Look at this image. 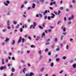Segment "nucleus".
<instances>
[{"instance_id":"nucleus-1","label":"nucleus","mask_w":76,"mask_h":76,"mask_svg":"<svg viewBox=\"0 0 76 76\" xmlns=\"http://www.w3.org/2000/svg\"><path fill=\"white\" fill-rule=\"evenodd\" d=\"M6 69V66H2L0 68L1 70H3V69Z\"/></svg>"},{"instance_id":"nucleus-2","label":"nucleus","mask_w":76,"mask_h":76,"mask_svg":"<svg viewBox=\"0 0 76 76\" xmlns=\"http://www.w3.org/2000/svg\"><path fill=\"white\" fill-rule=\"evenodd\" d=\"M33 25L34 26L33 27V29H34V28H35V26H36V25H37V24L36 23H35V22H34Z\"/></svg>"},{"instance_id":"nucleus-3","label":"nucleus","mask_w":76,"mask_h":76,"mask_svg":"<svg viewBox=\"0 0 76 76\" xmlns=\"http://www.w3.org/2000/svg\"><path fill=\"white\" fill-rule=\"evenodd\" d=\"M22 37H20L19 38V39H18V43H20V42H21V40L22 39Z\"/></svg>"},{"instance_id":"nucleus-4","label":"nucleus","mask_w":76,"mask_h":76,"mask_svg":"<svg viewBox=\"0 0 76 76\" xmlns=\"http://www.w3.org/2000/svg\"><path fill=\"white\" fill-rule=\"evenodd\" d=\"M40 38V37L39 36H37V37L36 38V41H38L39 39Z\"/></svg>"},{"instance_id":"nucleus-5","label":"nucleus","mask_w":76,"mask_h":76,"mask_svg":"<svg viewBox=\"0 0 76 76\" xmlns=\"http://www.w3.org/2000/svg\"><path fill=\"white\" fill-rule=\"evenodd\" d=\"M64 37V36L63 35H62L61 36L60 40L62 41L63 40V38Z\"/></svg>"},{"instance_id":"nucleus-6","label":"nucleus","mask_w":76,"mask_h":76,"mask_svg":"<svg viewBox=\"0 0 76 76\" xmlns=\"http://www.w3.org/2000/svg\"><path fill=\"white\" fill-rule=\"evenodd\" d=\"M34 75V73L33 72H31L29 76H32Z\"/></svg>"},{"instance_id":"nucleus-7","label":"nucleus","mask_w":76,"mask_h":76,"mask_svg":"<svg viewBox=\"0 0 76 76\" xmlns=\"http://www.w3.org/2000/svg\"><path fill=\"white\" fill-rule=\"evenodd\" d=\"M25 71H26V69L25 68H24L23 69V72L24 73H25Z\"/></svg>"},{"instance_id":"nucleus-8","label":"nucleus","mask_w":76,"mask_h":76,"mask_svg":"<svg viewBox=\"0 0 76 76\" xmlns=\"http://www.w3.org/2000/svg\"><path fill=\"white\" fill-rule=\"evenodd\" d=\"M35 6H36V5L35 4H33V6H32V8H35Z\"/></svg>"},{"instance_id":"nucleus-9","label":"nucleus","mask_w":76,"mask_h":76,"mask_svg":"<svg viewBox=\"0 0 76 76\" xmlns=\"http://www.w3.org/2000/svg\"><path fill=\"white\" fill-rule=\"evenodd\" d=\"M2 64H4V59H2Z\"/></svg>"},{"instance_id":"nucleus-10","label":"nucleus","mask_w":76,"mask_h":76,"mask_svg":"<svg viewBox=\"0 0 76 76\" xmlns=\"http://www.w3.org/2000/svg\"><path fill=\"white\" fill-rule=\"evenodd\" d=\"M48 62V63H50L51 62V59H49Z\"/></svg>"},{"instance_id":"nucleus-11","label":"nucleus","mask_w":76,"mask_h":76,"mask_svg":"<svg viewBox=\"0 0 76 76\" xmlns=\"http://www.w3.org/2000/svg\"><path fill=\"white\" fill-rule=\"evenodd\" d=\"M47 12H48V11H47V10H46L44 12V14H43L44 15H45V13H47Z\"/></svg>"},{"instance_id":"nucleus-12","label":"nucleus","mask_w":76,"mask_h":76,"mask_svg":"<svg viewBox=\"0 0 76 76\" xmlns=\"http://www.w3.org/2000/svg\"><path fill=\"white\" fill-rule=\"evenodd\" d=\"M19 28V24H18L17 26H16V29H18Z\"/></svg>"},{"instance_id":"nucleus-13","label":"nucleus","mask_w":76,"mask_h":76,"mask_svg":"<svg viewBox=\"0 0 76 76\" xmlns=\"http://www.w3.org/2000/svg\"><path fill=\"white\" fill-rule=\"evenodd\" d=\"M73 68H75V67H76V64H74L73 65Z\"/></svg>"},{"instance_id":"nucleus-14","label":"nucleus","mask_w":76,"mask_h":76,"mask_svg":"<svg viewBox=\"0 0 76 76\" xmlns=\"http://www.w3.org/2000/svg\"><path fill=\"white\" fill-rule=\"evenodd\" d=\"M41 71L42 72V71H44V68L42 67V69H40Z\"/></svg>"},{"instance_id":"nucleus-15","label":"nucleus","mask_w":76,"mask_h":76,"mask_svg":"<svg viewBox=\"0 0 76 76\" xmlns=\"http://www.w3.org/2000/svg\"><path fill=\"white\" fill-rule=\"evenodd\" d=\"M11 70H12V72H15V68H13Z\"/></svg>"},{"instance_id":"nucleus-16","label":"nucleus","mask_w":76,"mask_h":76,"mask_svg":"<svg viewBox=\"0 0 76 76\" xmlns=\"http://www.w3.org/2000/svg\"><path fill=\"white\" fill-rule=\"evenodd\" d=\"M33 26H34V25H33L32 24V25H31L30 26V29H32V27H33Z\"/></svg>"},{"instance_id":"nucleus-17","label":"nucleus","mask_w":76,"mask_h":76,"mask_svg":"<svg viewBox=\"0 0 76 76\" xmlns=\"http://www.w3.org/2000/svg\"><path fill=\"white\" fill-rule=\"evenodd\" d=\"M13 42L12 43V45H14L15 44V41L14 40H13L12 41Z\"/></svg>"},{"instance_id":"nucleus-18","label":"nucleus","mask_w":76,"mask_h":76,"mask_svg":"<svg viewBox=\"0 0 76 76\" xmlns=\"http://www.w3.org/2000/svg\"><path fill=\"white\" fill-rule=\"evenodd\" d=\"M60 60V58H56V61H58Z\"/></svg>"},{"instance_id":"nucleus-19","label":"nucleus","mask_w":76,"mask_h":76,"mask_svg":"<svg viewBox=\"0 0 76 76\" xmlns=\"http://www.w3.org/2000/svg\"><path fill=\"white\" fill-rule=\"evenodd\" d=\"M51 15L53 16H54L55 17V16H56V15H55L54 14V13H51Z\"/></svg>"},{"instance_id":"nucleus-20","label":"nucleus","mask_w":76,"mask_h":76,"mask_svg":"<svg viewBox=\"0 0 76 76\" xmlns=\"http://www.w3.org/2000/svg\"><path fill=\"white\" fill-rule=\"evenodd\" d=\"M53 66H54V63L52 62L51 64V67H53Z\"/></svg>"},{"instance_id":"nucleus-21","label":"nucleus","mask_w":76,"mask_h":76,"mask_svg":"<svg viewBox=\"0 0 76 76\" xmlns=\"http://www.w3.org/2000/svg\"><path fill=\"white\" fill-rule=\"evenodd\" d=\"M9 40V38H7L5 41V42H6V41H8Z\"/></svg>"},{"instance_id":"nucleus-22","label":"nucleus","mask_w":76,"mask_h":76,"mask_svg":"<svg viewBox=\"0 0 76 76\" xmlns=\"http://www.w3.org/2000/svg\"><path fill=\"white\" fill-rule=\"evenodd\" d=\"M57 41H58V40H57V38H55L54 40V41L55 42H57Z\"/></svg>"},{"instance_id":"nucleus-23","label":"nucleus","mask_w":76,"mask_h":76,"mask_svg":"<svg viewBox=\"0 0 76 76\" xmlns=\"http://www.w3.org/2000/svg\"><path fill=\"white\" fill-rule=\"evenodd\" d=\"M66 58V56H64L63 57H62V58L63 60H65Z\"/></svg>"},{"instance_id":"nucleus-24","label":"nucleus","mask_w":76,"mask_h":76,"mask_svg":"<svg viewBox=\"0 0 76 76\" xmlns=\"http://www.w3.org/2000/svg\"><path fill=\"white\" fill-rule=\"evenodd\" d=\"M56 51H60V48H58L56 49Z\"/></svg>"},{"instance_id":"nucleus-25","label":"nucleus","mask_w":76,"mask_h":76,"mask_svg":"<svg viewBox=\"0 0 76 76\" xmlns=\"http://www.w3.org/2000/svg\"><path fill=\"white\" fill-rule=\"evenodd\" d=\"M73 62V59H72L70 61V63H72Z\"/></svg>"},{"instance_id":"nucleus-26","label":"nucleus","mask_w":76,"mask_h":76,"mask_svg":"<svg viewBox=\"0 0 76 76\" xmlns=\"http://www.w3.org/2000/svg\"><path fill=\"white\" fill-rule=\"evenodd\" d=\"M20 32H22V31H23V29H22V28H20Z\"/></svg>"},{"instance_id":"nucleus-27","label":"nucleus","mask_w":76,"mask_h":76,"mask_svg":"<svg viewBox=\"0 0 76 76\" xmlns=\"http://www.w3.org/2000/svg\"><path fill=\"white\" fill-rule=\"evenodd\" d=\"M66 48L67 49V50H68L69 49V45H67L66 46Z\"/></svg>"},{"instance_id":"nucleus-28","label":"nucleus","mask_w":76,"mask_h":76,"mask_svg":"<svg viewBox=\"0 0 76 76\" xmlns=\"http://www.w3.org/2000/svg\"><path fill=\"white\" fill-rule=\"evenodd\" d=\"M53 4H57V3H56V1H53Z\"/></svg>"},{"instance_id":"nucleus-29","label":"nucleus","mask_w":76,"mask_h":76,"mask_svg":"<svg viewBox=\"0 0 76 76\" xmlns=\"http://www.w3.org/2000/svg\"><path fill=\"white\" fill-rule=\"evenodd\" d=\"M54 45L53 44L51 46V48H54Z\"/></svg>"},{"instance_id":"nucleus-30","label":"nucleus","mask_w":76,"mask_h":76,"mask_svg":"<svg viewBox=\"0 0 76 76\" xmlns=\"http://www.w3.org/2000/svg\"><path fill=\"white\" fill-rule=\"evenodd\" d=\"M4 4L5 5V6H8V4L6 3H5V2H4Z\"/></svg>"},{"instance_id":"nucleus-31","label":"nucleus","mask_w":76,"mask_h":76,"mask_svg":"<svg viewBox=\"0 0 76 76\" xmlns=\"http://www.w3.org/2000/svg\"><path fill=\"white\" fill-rule=\"evenodd\" d=\"M45 23H44L43 24L42 26H43L44 28H45Z\"/></svg>"},{"instance_id":"nucleus-32","label":"nucleus","mask_w":76,"mask_h":76,"mask_svg":"<svg viewBox=\"0 0 76 76\" xmlns=\"http://www.w3.org/2000/svg\"><path fill=\"white\" fill-rule=\"evenodd\" d=\"M64 32H65V31H66V28L65 27H64V29H63Z\"/></svg>"},{"instance_id":"nucleus-33","label":"nucleus","mask_w":76,"mask_h":76,"mask_svg":"<svg viewBox=\"0 0 76 76\" xmlns=\"http://www.w3.org/2000/svg\"><path fill=\"white\" fill-rule=\"evenodd\" d=\"M63 7H61L59 8V10H63Z\"/></svg>"},{"instance_id":"nucleus-34","label":"nucleus","mask_w":76,"mask_h":76,"mask_svg":"<svg viewBox=\"0 0 76 76\" xmlns=\"http://www.w3.org/2000/svg\"><path fill=\"white\" fill-rule=\"evenodd\" d=\"M39 1H41V2H42V3H43V2H44V0H39Z\"/></svg>"},{"instance_id":"nucleus-35","label":"nucleus","mask_w":76,"mask_h":76,"mask_svg":"<svg viewBox=\"0 0 76 76\" xmlns=\"http://www.w3.org/2000/svg\"><path fill=\"white\" fill-rule=\"evenodd\" d=\"M58 15L60 13H61V11L60 10H58Z\"/></svg>"},{"instance_id":"nucleus-36","label":"nucleus","mask_w":76,"mask_h":76,"mask_svg":"<svg viewBox=\"0 0 76 76\" xmlns=\"http://www.w3.org/2000/svg\"><path fill=\"white\" fill-rule=\"evenodd\" d=\"M45 32H43L42 35V36H45Z\"/></svg>"},{"instance_id":"nucleus-37","label":"nucleus","mask_w":76,"mask_h":76,"mask_svg":"<svg viewBox=\"0 0 76 76\" xmlns=\"http://www.w3.org/2000/svg\"><path fill=\"white\" fill-rule=\"evenodd\" d=\"M7 31V29L6 28H5L4 30H3V32H5V31Z\"/></svg>"},{"instance_id":"nucleus-38","label":"nucleus","mask_w":76,"mask_h":76,"mask_svg":"<svg viewBox=\"0 0 76 76\" xmlns=\"http://www.w3.org/2000/svg\"><path fill=\"white\" fill-rule=\"evenodd\" d=\"M13 23L15 24H16V23H17V22H16V21H13Z\"/></svg>"},{"instance_id":"nucleus-39","label":"nucleus","mask_w":76,"mask_h":76,"mask_svg":"<svg viewBox=\"0 0 76 76\" xmlns=\"http://www.w3.org/2000/svg\"><path fill=\"white\" fill-rule=\"evenodd\" d=\"M63 72H64L63 70H62L61 71H60L59 72V73H60V74L62 73H63Z\"/></svg>"},{"instance_id":"nucleus-40","label":"nucleus","mask_w":76,"mask_h":76,"mask_svg":"<svg viewBox=\"0 0 76 76\" xmlns=\"http://www.w3.org/2000/svg\"><path fill=\"white\" fill-rule=\"evenodd\" d=\"M39 28H40V29H43V27H42L41 26H39Z\"/></svg>"},{"instance_id":"nucleus-41","label":"nucleus","mask_w":76,"mask_h":76,"mask_svg":"<svg viewBox=\"0 0 76 76\" xmlns=\"http://www.w3.org/2000/svg\"><path fill=\"white\" fill-rule=\"evenodd\" d=\"M61 23V21L59 20V21H58V23H57V25H58V24H59V23Z\"/></svg>"},{"instance_id":"nucleus-42","label":"nucleus","mask_w":76,"mask_h":76,"mask_svg":"<svg viewBox=\"0 0 76 76\" xmlns=\"http://www.w3.org/2000/svg\"><path fill=\"white\" fill-rule=\"evenodd\" d=\"M39 16H40V17H41V18H42V14H41L40 13H39Z\"/></svg>"},{"instance_id":"nucleus-43","label":"nucleus","mask_w":76,"mask_h":76,"mask_svg":"<svg viewBox=\"0 0 76 76\" xmlns=\"http://www.w3.org/2000/svg\"><path fill=\"white\" fill-rule=\"evenodd\" d=\"M6 3H7V4H9V3H10V1H7Z\"/></svg>"},{"instance_id":"nucleus-44","label":"nucleus","mask_w":76,"mask_h":76,"mask_svg":"<svg viewBox=\"0 0 76 76\" xmlns=\"http://www.w3.org/2000/svg\"><path fill=\"white\" fill-rule=\"evenodd\" d=\"M48 20H50L51 19V17L50 16H48Z\"/></svg>"},{"instance_id":"nucleus-45","label":"nucleus","mask_w":76,"mask_h":76,"mask_svg":"<svg viewBox=\"0 0 76 76\" xmlns=\"http://www.w3.org/2000/svg\"><path fill=\"white\" fill-rule=\"evenodd\" d=\"M22 41L23 42H24V41H25V39H24V38H23L22 39Z\"/></svg>"},{"instance_id":"nucleus-46","label":"nucleus","mask_w":76,"mask_h":76,"mask_svg":"<svg viewBox=\"0 0 76 76\" xmlns=\"http://www.w3.org/2000/svg\"><path fill=\"white\" fill-rule=\"evenodd\" d=\"M47 19V16H45V19Z\"/></svg>"},{"instance_id":"nucleus-47","label":"nucleus","mask_w":76,"mask_h":76,"mask_svg":"<svg viewBox=\"0 0 76 76\" xmlns=\"http://www.w3.org/2000/svg\"><path fill=\"white\" fill-rule=\"evenodd\" d=\"M72 23V22L71 21H69L68 23V24L69 25L70 24H71Z\"/></svg>"},{"instance_id":"nucleus-48","label":"nucleus","mask_w":76,"mask_h":76,"mask_svg":"<svg viewBox=\"0 0 76 76\" xmlns=\"http://www.w3.org/2000/svg\"><path fill=\"white\" fill-rule=\"evenodd\" d=\"M23 7H24V5H23V4L21 5V8H23Z\"/></svg>"},{"instance_id":"nucleus-49","label":"nucleus","mask_w":76,"mask_h":76,"mask_svg":"<svg viewBox=\"0 0 76 76\" xmlns=\"http://www.w3.org/2000/svg\"><path fill=\"white\" fill-rule=\"evenodd\" d=\"M72 19V18L71 17H70L68 19V20H70Z\"/></svg>"},{"instance_id":"nucleus-50","label":"nucleus","mask_w":76,"mask_h":76,"mask_svg":"<svg viewBox=\"0 0 76 76\" xmlns=\"http://www.w3.org/2000/svg\"><path fill=\"white\" fill-rule=\"evenodd\" d=\"M53 2H51V3H50V6H52V5H53Z\"/></svg>"},{"instance_id":"nucleus-51","label":"nucleus","mask_w":76,"mask_h":76,"mask_svg":"<svg viewBox=\"0 0 76 76\" xmlns=\"http://www.w3.org/2000/svg\"><path fill=\"white\" fill-rule=\"evenodd\" d=\"M63 35H66L67 34V33H66V32L63 33Z\"/></svg>"},{"instance_id":"nucleus-52","label":"nucleus","mask_w":76,"mask_h":76,"mask_svg":"<svg viewBox=\"0 0 76 76\" xmlns=\"http://www.w3.org/2000/svg\"><path fill=\"white\" fill-rule=\"evenodd\" d=\"M31 48H34V47H34V45H31Z\"/></svg>"},{"instance_id":"nucleus-53","label":"nucleus","mask_w":76,"mask_h":76,"mask_svg":"<svg viewBox=\"0 0 76 76\" xmlns=\"http://www.w3.org/2000/svg\"><path fill=\"white\" fill-rule=\"evenodd\" d=\"M48 51V49H45V51L46 52H47Z\"/></svg>"},{"instance_id":"nucleus-54","label":"nucleus","mask_w":76,"mask_h":76,"mask_svg":"<svg viewBox=\"0 0 76 76\" xmlns=\"http://www.w3.org/2000/svg\"><path fill=\"white\" fill-rule=\"evenodd\" d=\"M50 9L51 10H53V8L52 7H50Z\"/></svg>"},{"instance_id":"nucleus-55","label":"nucleus","mask_w":76,"mask_h":76,"mask_svg":"<svg viewBox=\"0 0 76 76\" xmlns=\"http://www.w3.org/2000/svg\"><path fill=\"white\" fill-rule=\"evenodd\" d=\"M7 23L8 25H9V21H8V22H7Z\"/></svg>"},{"instance_id":"nucleus-56","label":"nucleus","mask_w":76,"mask_h":76,"mask_svg":"<svg viewBox=\"0 0 76 76\" xmlns=\"http://www.w3.org/2000/svg\"><path fill=\"white\" fill-rule=\"evenodd\" d=\"M8 29H10L11 28L10 26H8Z\"/></svg>"},{"instance_id":"nucleus-57","label":"nucleus","mask_w":76,"mask_h":76,"mask_svg":"<svg viewBox=\"0 0 76 76\" xmlns=\"http://www.w3.org/2000/svg\"><path fill=\"white\" fill-rule=\"evenodd\" d=\"M49 44H50V43H49V42H47V43H46L45 44H46V45H48Z\"/></svg>"},{"instance_id":"nucleus-58","label":"nucleus","mask_w":76,"mask_h":76,"mask_svg":"<svg viewBox=\"0 0 76 76\" xmlns=\"http://www.w3.org/2000/svg\"><path fill=\"white\" fill-rule=\"evenodd\" d=\"M26 76H29V74H27L26 75Z\"/></svg>"},{"instance_id":"nucleus-59","label":"nucleus","mask_w":76,"mask_h":76,"mask_svg":"<svg viewBox=\"0 0 76 76\" xmlns=\"http://www.w3.org/2000/svg\"><path fill=\"white\" fill-rule=\"evenodd\" d=\"M36 16L37 18H38V17H39V15L38 14H37Z\"/></svg>"},{"instance_id":"nucleus-60","label":"nucleus","mask_w":76,"mask_h":76,"mask_svg":"<svg viewBox=\"0 0 76 76\" xmlns=\"http://www.w3.org/2000/svg\"><path fill=\"white\" fill-rule=\"evenodd\" d=\"M12 59L13 60H15V58H14V57H12Z\"/></svg>"},{"instance_id":"nucleus-61","label":"nucleus","mask_w":76,"mask_h":76,"mask_svg":"<svg viewBox=\"0 0 76 76\" xmlns=\"http://www.w3.org/2000/svg\"><path fill=\"white\" fill-rule=\"evenodd\" d=\"M27 53H30V50H27Z\"/></svg>"},{"instance_id":"nucleus-62","label":"nucleus","mask_w":76,"mask_h":76,"mask_svg":"<svg viewBox=\"0 0 76 76\" xmlns=\"http://www.w3.org/2000/svg\"><path fill=\"white\" fill-rule=\"evenodd\" d=\"M28 39H31V37H28Z\"/></svg>"},{"instance_id":"nucleus-63","label":"nucleus","mask_w":76,"mask_h":76,"mask_svg":"<svg viewBox=\"0 0 76 76\" xmlns=\"http://www.w3.org/2000/svg\"><path fill=\"white\" fill-rule=\"evenodd\" d=\"M24 26L26 27V28H27V25H26V24H25L24 25Z\"/></svg>"},{"instance_id":"nucleus-64","label":"nucleus","mask_w":76,"mask_h":76,"mask_svg":"<svg viewBox=\"0 0 76 76\" xmlns=\"http://www.w3.org/2000/svg\"><path fill=\"white\" fill-rule=\"evenodd\" d=\"M73 40V39L71 38L70 39V41H72Z\"/></svg>"}]
</instances>
